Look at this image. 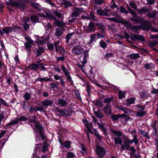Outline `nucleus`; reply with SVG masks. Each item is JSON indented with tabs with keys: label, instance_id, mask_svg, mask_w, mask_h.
I'll list each match as a JSON object with an SVG mask.
<instances>
[{
	"label": "nucleus",
	"instance_id": "1",
	"mask_svg": "<svg viewBox=\"0 0 158 158\" xmlns=\"http://www.w3.org/2000/svg\"><path fill=\"white\" fill-rule=\"evenodd\" d=\"M128 10L130 13H131L133 16V17L131 18V21L138 23L141 22L143 20V18H139L137 16L135 12L131 10L130 8L129 7Z\"/></svg>",
	"mask_w": 158,
	"mask_h": 158
},
{
	"label": "nucleus",
	"instance_id": "2",
	"mask_svg": "<svg viewBox=\"0 0 158 158\" xmlns=\"http://www.w3.org/2000/svg\"><path fill=\"white\" fill-rule=\"evenodd\" d=\"M96 152L98 157L99 158H101L106 154V151L104 148L98 145L96 147Z\"/></svg>",
	"mask_w": 158,
	"mask_h": 158
},
{
	"label": "nucleus",
	"instance_id": "3",
	"mask_svg": "<svg viewBox=\"0 0 158 158\" xmlns=\"http://www.w3.org/2000/svg\"><path fill=\"white\" fill-rule=\"evenodd\" d=\"M27 118L24 116H21L19 117H18L16 118L13 121L8 123L7 125V126H11L13 125L17 124L19 121H25L27 120Z\"/></svg>",
	"mask_w": 158,
	"mask_h": 158
},
{
	"label": "nucleus",
	"instance_id": "4",
	"mask_svg": "<svg viewBox=\"0 0 158 158\" xmlns=\"http://www.w3.org/2000/svg\"><path fill=\"white\" fill-rule=\"evenodd\" d=\"M72 51L73 53L75 55L81 54L84 51L83 49L79 46L74 47L73 48Z\"/></svg>",
	"mask_w": 158,
	"mask_h": 158
},
{
	"label": "nucleus",
	"instance_id": "5",
	"mask_svg": "<svg viewBox=\"0 0 158 158\" xmlns=\"http://www.w3.org/2000/svg\"><path fill=\"white\" fill-rule=\"evenodd\" d=\"M110 11L109 9H105L104 10L98 9L96 10L97 14L100 16H109L108 12Z\"/></svg>",
	"mask_w": 158,
	"mask_h": 158
},
{
	"label": "nucleus",
	"instance_id": "6",
	"mask_svg": "<svg viewBox=\"0 0 158 158\" xmlns=\"http://www.w3.org/2000/svg\"><path fill=\"white\" fill-rule=\"evenodd\" d=\"M145 107L143 106H138V111L137 115L139 116L143 117L146 114V111H144Z\"/></svg>",
	"mask_w": 158,
	"mask_h": 158
},
{
	"label": "nucleus",
	"instance_id": "7",
	"mask_svg": "<svg viewBox=\"0 0 158 158\" xmlns=\"http://www.w3.org/2000/svg\"><path fill=\"white\" fill-rule=\"evenodd\" d=\"M95 30L94 25L92 23H90L88 26L85 29V31L87 32L91 33Z\"/></svg>",
	"mask_w": 158,
	"mask_h": 158
},
{
	"label": "nucleus",
	"instance_id": "8",
	"mask_svg": "<svg viewBox=\"0 0 158 158\" xmlns=\"http://www.w3.org/2000/svg\"><path fill=\"white\" fill-rule=\"evenodd\" d=\"M53 103V100L47 99L41 102V104L44 106L45 109H46L47 107L52 106Z\"/></svg>",
	"mask_w": 158,
	"mask_h": 158
},
{
	"label": "nucleus",
	"instance_id": "9",
	"mask_svg": "<svg viewBox=\"0 0 158 158\" xmlns=\"http://www.w3.org/2000/svg\"><path fill=\"white\" fill-rule=\"evenodd\" d=\"M130 38L133 40H140L143 41L144 40V38L143 36L136 35H131L130 36Z\"/></svg>",
	"mask_w": 158,
	"mask_h": 158
},
{
	"label": "nucleus",
	"instance_id": "10",
	"mask_svg": "<svg viewBox=\"0 0 158 158\" xmlns=\"http://www.w3.org/2000/svg\"><path fill=\"white\" fill-rule=\"evenodd\" d=\"M16 28L19 29V28L17 27H6L2 29V31H3L4 34H7L10 31H15Z\"/></svg>",
	"mask_w": 158,
	"mask_h": 158
},
{
	"label": "nucleus",
	"instance_id": "11",
	"mask_svg": "<svg viewBox=\"0 0 158 158\" xmlns=\"http://www.w3.org/2000/svg\"><path fill=\"white\" fill-rule=\"evenodd\" d=\"M26 40L27 42L25 44V47L27 48L28 50H30L31 47V45L33 44L32 41L29 37H26Z\"/></svg>",
	"mask_w": 158,
	"mask_h": 158
},
{
	"label": "nucleus",
	"instance_id": "12",
	"mask_svg": "<svg viewBox=\"0 0 158 158\" xmlns=\"http://www.w3.org/2000/svg\"><path fill=\"white\" fill-rule=\"evenodd\" d=\"M82 59L84 60L83 61H81V63L82 64V65L80 64H77V66L78 67V68L80 69H83V66H84V64L86 62V56L85 55H84L83 56H81V59Z\"/></svg>",
	"mask_w": 158,
	"mask_h": 158
},
{
	"label": "nucleus",
	"instance_id": "13",
	"mask_svg": "<svg viewBox=\"0 0 158 158\" xmlns=\"http://www.w3.org/2000/svg\"><path fill=\"white\" fill-rule=\"evenodd\" d=\"M142 26H143V28L147 30H148L151 27V25L150 23L148 21H145L143 24H142Z\"/></svg>",
	"mask_w": 158,
	"mask_h": 158
},
{
	"label": "nucleus",
	"instance_id": "14",
	"mask_svg": "<svg viewBox=\"0 0 158 158\" xmlns=\"http://www.w3.org/2000/svg\"><path fill=\"white\" fill-rule=\"evenodd\" d=\"M103 110L106 114L107 115H109L111 113V110L110 107L108 104H107L104 106Z\"/></svg>",
	"mask_w": 158,
	"mask_h": 158
},
{
	"label": "nucleus",
	"instance_id": "15",
	"mask_svg": "<svg viewBox=\"0 0 158 158\" xmlns=\"http://www.w3.org/2000/svg\"><path fill=\"white\" fill-rule=\"evenodd\" d=\"M31 69H35L37 68L41 69H45L44 65L41 64H34L31 65Z\"/></svg>",
	"mask_w": 158,
	"mask_h": 158
},
{
	"label": "nucleus",
	"instance_id": "16",
	"mask_svg": "<svg viewBox=\"0 0 158 158\" xmlns=\"http://www.w3.org/2000/svg\"><path fill=\"white\" fill-rule=\"evenodd\" d=\"M83 11H84V10H83L82 8H76L72 13V15L73 16H77L79 15L80 12Z\"/></svg>",
	"mask_w": 158,
	"mask_h": 158
},
{
	"label": "nucleus",
	"instance_id": "17",
	"mask_svg": "<svg viewBox=\"0 0 158 158\" xmlns=\"http://www.w3.org/2000/svg\"><path fill=\"white\" fill-rule=\"evenodd\" d=\"M60 114L63 116H67L70 115L69 112L65 109L61 110L59 111Z\"/></svg>",
	"mask_w": 158,
	"mask_h": 158
},
{
	"label": "nucleus",
	"instance_id": "18",
	"mask_svg": "<svg viewBox=\"0 0 158 158\" xmlns=\"http://www.w3.org/2000/svg\"><path fill=\"white\" fill-rule=\"evenodd\" d=\"M123 145H122L121 147V149L123 150L126 149L127 150H129L130 146L128 143L125 140L124 142L123 143Z\"/></svg>",
	"mask_w": 158,
	"mask_h": 158
},
{
	"label": "nucleus",
	"instance_id": "19",
	"mask_svg": "<svg viewBox=\"0 0 158 158\" xmlns=\"http://www.w3.org/2000/svg\"><path fill=\"white\" fill-rule=\"evenodd\" d=\"M128 57L131 60H135L139 57V54L138 53L132 54L128 56Z\"/></svg>",
	"mask_w": 158,
	"mask_h": 158
},
{
	"label": "nucleus",
	"instance_id": "20",
	"mask_svg": "<svg viewBox=\"0 0 158 158\" xmlns=\"http://www.w3.org/2000/svg\"><path fill=\"white\" fill-rule=\"evenodd\" d=\"M115 144L116 145H121L123 141L120 137H116L114 139Z\"/></svg>",
	"mask_w": 158,
	"mask_h": 158
},
{
	"label": "nucleus",
	"instance_id": "21",
	"mask_svg": "<svg viewBox=\"0 0 158 158\" xmlns=\"http://www.w3.org/2000/svg\"><path fill=\"white\" fill-rule=\"evenodd\" d=\"M45 15L44 14V13H42V14L39 13L38 14V15L39 16L41 17H42L44 18L46 17H50L51 18H52L54 20L55 19V17L52 18V15L51 14H48L46 12H45Z\"/></svg>",
	"mask_w": 158,
	"mask_h": 158
},
{
	"label": "nucleus",
	"instance_id": "22",
	"mask_svg": "<svg viewBox=\"0 0 158 158\" xmlns=\"http://www.w3.org/2000/svg\"><path fill=\"white\" fill-rule=\"evenodd\" d=\"M58 103V104L63 106H65L67 104V102L65 101V100L63 99H59Z\"/></svg>",
	"mask_w": 158,
	"mask_h": 158
},
{
	"label": "nucleus",
	"instance_id": "23",
	"mask_svg": "<svg viewBox=\"0 0 158 158\" xmlns=\"http://www.w3.org/2000/svg\"><path fill=\"white\" fill-rule=\"evenodd\" d=\"M35 128L39 131L40 133H41L42 132L43 127L41 125L38 123H35Z\"/></svg>",
	"mask_w": 158,
	"mask_h": 158
},
{
	"label": "nucleus",
	"instance_id": "24",
	"mask_svg": "<svg viewBox=\"0 0 158 158\" xmlns=\"http://www.w3.org/2000/svg\"><path fill=\"white\" fill-rule=\"evenodd\" d=\"M119 109L121 110L124 111L125 113H131L132 112L131 110L129 109L125 108L123 107H121L119 108Z\"/></svg>",
	"mask_w": 158,
	"mask_h": 158
},
{
	"label": "nucleus",
	"instance_id": "25",
	"mask_svg": "<svg viewBox=\"0 0 158 158\" xmlns=\"http://www.w3.org/2000/svg\"><path fill=\"white\" fill-rule=\"evenodd\" d=\"M157 43V42L156 40L151 41L149 42L148 45L150 47H153L156 45Z\"/></svg>",
	"mask_w": 158,
	"mask_h": 158
},
{
	"label": "nucleus",
	"instance_id": "26",
	"mask_svg": "<svg viewBox=\"0 0 158 158\" xmlns=\"http://www.w3.org/2000/svg\"><path fill=\"white\" fill-rule=\"evenodd\" d=\"M121 114L118 115H113L111 116V118L113 121H116L119 118H121Z\"/></svg>",
	"mask_w": 158,
	"mask_h": 158
},
{
	"label": "nucleus",
	"instance_id": "27",
	"mask_svg": "<svg viewBox=\"0 0 158 158\" xmlns=\"http://www.w3.org/2000/svg\"><path fill=\"white\" fill-rule=\"evenodd\" d=\"M44 49L42 48H39L38 50H37V56H40L41 54L44 52Z\"/></svg>",
	"mask_w": 158,
	"mask_h": 158
},
{
	"label": "nucleus",
	"instance_id": "28",
	"mask_svg": "<svg viewBox=\"0 0 158 158\" xmlns=\"http://www.w3.org/2000/svg\"><path fill=\"white\" fill-rule=\"evenodd\" d=\"M54 23L59 27H62L65 24L64 23L61 22L58 20H55Z\"/></svg>",
	"mask_w": 158,
	"mask_h": 158
},
{
	"label": "nucleus",
	"instance_id": "29",
	"mask_svg": "<svg viewBox=\"0 0 158 158\" xmlns=\"http://www.w3.org/2000/svg\"><path fill=\"white\" fill-rule=\"evenodd\" d=\"M96 37V35L95 34H91L90 36V40L89 42V44H91L92 43L94 40H95Z\"/></svg>",
	"mask_w": 158,
	"mask_h": 158
},
{
	"label": "nucleus",
	"instance_id": "30",
	"mask_svg": "<svg viewBox=\"0 0 158 158\" xmlns=\"http://www.w3.org/2000/svg\"><path fill=\"white\" fill-rule=\"evenodd\" d=\"M54 78L56 80H60L62 85V86H64V82L63 80L58 75H54Z\"/></svg>",
	"mask_w": 158,
	"mask_h": 158
},
{
	"label": "nucleus",
	"instance_id": "31",
	"mask_svg": "<svg viewBox=\"0 0 158 158\" xmlns=\"http://www.w3.org/2000/svg\"><path fill=\"white\" fill-rule=\"evenodd\" d=\"M121 119H124L125 121H128L131 118L128 116L126 115L125 114H121Z\"/></svg>",
	"mask_w": 158,
	"mask_h": 158
},
{
	"label": "nucleus",
	"instance_id": "32",
	"mask_svg": "<svg viewBox=\"0 0 158 158\" xmlns=\"http://www.w3.org/2000/svg\"><path fill=\"white\" fill-rule=\"evenodd\" d=\"M65 74L67 76L68 79L69 81L71 83L72 82L71 78L69 75V73L68 71L67 70H63Z\"/></svg>",
	"mask_w": 158,
	"mask_h": 158
},
{
	"label": "nucleus",
	"instance_id": "33",
	"mask_svg": "<svg viewBox=\"0 0 158 158\" xmlns=\"http://www.w3.org/2000/svg\"><path fill=\"white\" fill-rule=\"evenodd\" d=\"M31 19L32 22L35 23H37L39 21L38 17L35 15H34L31 17Z\"/></svg>",
	"mask_w": 158,
	"mask_h": 158
},
{
	"label": "nucleus",
	"instance_id": "34",
	"mask_svg": "<svg viewBox=\"0 0 158 158\" xmlns=\"http://www.w3.org/2000/svg\"><path fill=\"white\" fill-rule=\"evenodd\" d=\"M94 114L99 118H101L103 117V115L102 114L99 110L97 111H94Z\"/></svg>",
	"mask_w": 158,
	"mask_h": 158
},
{
	"label": "nucleus",
	"instance_id": "35",
	"mask_svg": "<svg viewBox=\"0 0 158 158\" xmlns=\"http://www.w3.org/2000/svg\"><path fill=\"white\" fill-rule=\"evenodd\" d=\"M135 98H131L127 100L126 104L128 105L134 103L135 101Z\"/></svg>",
	"mask_w": 158,
	"mask_h": 158
},
{
	"label": "nucleus",
	"instance_id": "36",
	"mask_svg": "<svg viewBox=\"0 0 158 158\" xmlns=\"http://www.w3.org/2000/svg\"><path fill=\"white\" fill-rule=\"evenodd\" d=\"M149 11V9L146 8H143L138 10V11L140 14H142L148 12Z\"/></svg>",
	"mask_w": 158,
	"mask_h": 158
},
{
	"label": "nucleus",
	"instance_id": "37",
	"mask_svg": "<svg viewBox=\"0 0 158 158\" xmlns=\"http://www.w3.org/2000/svg\"><path fill=\"white\" fill-rule=\"evenodd\" d=\"M24 97L26 101L29 100L31 98V94L28 93H25Z\"/></svg>",
	"mask_w": 158,
	"mask_h": 158
},
{
	"label": "nucleus",
	"instance_id": "38",
	"mask_svg": "<svg viewBox=\"0 0 158 158\" xmlns=\"http://www.w3.org/2000/svg\"><path fill=\"white\" fill-rule=\"evenodd\" d=\"M62 34L61 30L59 28L56 29L55 32V35L57 36H59Z\"/></svg>",
	"mask_w": 158,
	"mask_h": 158
},
{
	"label": "nucleus",
	"instance_id": "39",
	"mask_svg": "<svg viewBox=\"0 0 158 158\" xmlns=\"http://www.w3.org/2000/svg\"><path fill=\"white\" fill-rule=\"evenodd\" d=\"M113 97L106 98H104L103 102L105 103H109L113 101Z\"/></svg>",
	"mask_w": 158,
	"mask_h": 158
},
{
	"label": "nucleus",
	"instance_id": "40",
	"mask_svg": "<svg viewBox=\"0 0 158 158\" xmlns=\"http://www.w3.org/2000/svg\"><path fill=\"white\" fill-rule=\"evenodd\" d=\"M100 47L103 49H105L107 46L106 43L102 40H101L99 42Z\"/></svg>",
	"mask_w": 158,
	"mask_h": 158
},
{
	"label": "nucleus",
	"instance_id": "41",
	"mask_svg": "<svg viewBox=\"0 0 158 158\" xmlns=\"http://www.w3.org/2000/svg\"><path fill=\"white\" fill-rule=\"evenodd\" d=\"M65 8H67L68 7L72 6L73 5L72 3L68 1H65L63 3Z\"/></svg>",
	"mask_w": 158,
	"mask_h": 158
},
{
	"label": "nucleus",
	"instance_id": "42",
	"mask_svg": "<svg viewBox=\"0 0 158 158\" xmlns=\"http://www.w3.org/2000/svg\"><path fill=\"white\" fill-rule=\"evenodd\" d=\"M156 13L154 12H148V16L151 18H154L156 15Z\"/></svg>",
	"mask_w": 158,
	"mask_h": 158
},
{
	"label": "nucleus",
	"instance_id": "43",
	"mask_svg": "<svg viewBox=\"0 0 158 158\" xmlns=\"http://www.w3.org/2000/svg\"><path fill=\"white\" fill-rule=\"evenodd\" d=\"M36 117L35 116H31L29 117V119L32 122L35 123H36L35 119Z\"/></svg>",
	"mask_w": 158,
	"mask_h": 158
},
{
	"label": "nucleus",
	"instance_id": "44",
	"mask_svg": "<svg viewBox=\"0 0 158 158\" xmlns=\"http://www.w3.org/2000/svg\"><path fill=\"white\" fill-rule=\"evenodd\" d=\"M58 50L56 49V51L59 52L63 54L65 52L64 50L60 46L57 47Z\"/></svg>",
	"mask_w": 158,
	"mask_h": 158
},
{
	"label": "nucleus",
	"instance_id": "45",
	"mask_svg": "<svg viewBox=\"0 0 158 158\" xmlns=\"http://www.w3.org/2000/svg\"><path fill=\"white\" fill-rule=\"evenodd\" d=\"M45 109V107L44 106H38L35 108L36 110H39L41 111H44Z\"/></svg>",
	"mask_w": 158,
	"mask_h": 158
},
{
	"label": "nucleus",
	"instance_id": "46",
	"mask_svg": "<svg viewBox=\"0 0 158 158\" xmlns=\"http://www.w3.org/2000/svg\"><path fill=\"white\" fill-rule=\"evenodd\" d=\"M71 142L69 141L65 142L63 144L64 146L67 148H69L70 147Z\"/></svg>",
	"mask_w": 158,
	"mask_h": 158
},
{
	"label": "nucleus",
	"instance_id": "47",
	"mask_svg": "<svg viewBox=\"0 0 158 158\" xmlns=\"http://www.w3.org/2000/svg\"><path fill=\"white\" fill-rule=\"evenodd\" d=\"M153 65L152 63L146 64H145V67L147 69L152 68Z\"/></svg>",
	"mask_w": 158,
	"mask_h": 158
},
{
	"label": "nucleus",
	"instance_id": "48",
	"mask_svg": "<svg viewBox=\"0 0 158 158\" xmlns=\"http://www.w3.org/2000/svg\"><path fill=\"white\" fill-rule=\"evenodd\" d=\"M38 80L40 81H50V79L47 77H45L43 78H38Z\"/></svg>",
	"mask_w": 158,
	"mask_h": 158
},
{
	"label": "nucleus",
	"instance_id": "49",
	"mask_svg": "<svg viewBox=\"0 0 158 158\" xmlns=\"http://www.w3.org/2000/svg\"><path fill=\"white\" fill-rule=\"evenodd\" d=\"M112 2L110 4V6L111 8H114L117 7V5L115 4L113 0H111Z\"/></svg>",
	"mask_w": 158,
	"mask_h": 158
},
{
	"label": "nucleus",
	"instance_id": "50",
	"mask_svg": "<svg viewBox=\"0 0 158 158\" xmlns=\"http://www.w3.org/2000/svg\"><path fill=\"white\" fill-rule=\"evenodd\" d=\"M81 148L82 149V151L81 152L82 153V154L84 155L86 153V148L83 145H81Z\"/></svg>",
	"mask_w": 158,
	"mask_h": 158
},
{
	"label": "nucleus",
	"instance_id": "51",
	"mask_svg": "<svg viewBox=\"0 0 158 158\" xmlns=\"http://www.w3.org/2000/svg\"><path fill=\"white\" fill-rule=\"evenodd\" d=\"M130 6L134 9H136L137 6L136 4L134 2H131L130 3Z\"/></svg>",
	"mask_w": 158,
	"mask_h": 158
},
{
	"label": "nucleus",
	"instance_id": "52",
	"mask_svg": "<svg viewBox=\"0 0 158 158\" xmlns=\"http://www.w3.org/2000/svg\"><path fill=\"white\" fill-rule=\"evenodd\" d=\"M140 28V27L138 26H134L131 27V29L135 31L139 29Z\"/></svg>",
	"mask_w": 158,
	"mask_h": 158
},
{
	"label": "nucleus",
	"instance_id": "53",
	"mask_svg": "<svg viewBox=\"0 0 158 158\" xmlns=\"http://www.w3.org/2000/svg\"><path fill=\"white\" fill-rule=\"evenodd\" d=\"M119 97L120 99H122L124 97L125 93L124 92H122L119 91L118 93Z\"/></svg>",
	"mask_w": 158,
	"mask_h": 158
},
{
	"label": "nucleus",
	"instance_id": "54",
	"mask_svg": "<svg viewBox=\"0 0 158 158\" xmlns=\"http://www.w3.org/2000/svg\"><path fill=\"white\" fill-rule=\"evenodd\" d=\"M74 155L72 152H68L67 153V156L68 158H73Z\"/></svg>",
	"mask_w": 158,
	"mask_h": 158
},
{
	"label": "nucleus",
	"instance_id": "55",
	"mask_svg": "<svg viewBox=\"0 0 158 158\" xmlns=\"http://www.w3.org/2000/svg\"><path fill=\"white\" fill-rule=\"evenodd\" d=\"M120 12L122 13L127 14L128 12L123 7H121L120 8Z\"/></svg>",
	"mask_w": 158,
	"mask_h": 158
},
{
	"label": "nucleus",
	"instance_id": "56",
	"mask_svg": "<svg viewBox=\"0 0 158 158\" xmlns=\"http://www.w3.org/2000/svg\"><path fill=\"white\" fill-rule=\"evenodd\" d=\"M94 134L97 136L99 141H101V137L99 135L98 133L95 130H94Z\"/></svg>",
	"mask_w": 158,
	"mask_h": 158
},
{
	"label": "nucleus",
	"instance_id": "57",
	"mask_svg": "<svg viewBox=\"0 0 158 158\" xmlns=\"http://www.w3.org/2000/svg\"><path fill=\"white\" fill-rule=\"evenodd\" d=\"M73 35V33H70L69 34H68L67 35L66 37V42L67 43L69 40L70 38L71 37V36Z\"/></svg>",
	"mask_w": 158,
	"mask_h": 158
},
{
	"label": "nucleus",
	"instance_id": "58",
	"mask_svg": "<svg viewBox=\"0 0 158 158\" xmlns=\"http://www.w3.org/2000/svg\"><path fill=\"white\" fill-rule=\"evenodd\" d=\"M94 2L95 4L100 5L104 1L103 0H95Z\"/></svg>",
	"mask_w": 158,
	"mask_h": 158
},
{
	"label": "nucleus",
	"instance_id": "59",
	"mask_svg": "<svg viewBox=\"0 0 158 158\" xmlns=\"http://www.w3.org/2000/svg\"><path fill=\"white\" fill-rule=\"evenodd\" d=\"M107 19H108V20H109L112 21H113L114 22H118L119 21V19H116V18H107Z\"/></svg>",
	"mask_w": 158,
	"mask_h": 158
},
{
	"label": "nucleus",
	"instance_id": "60",
	"mask_svg": "<svg viewBox=\"0 0 158 158\" xmlns=\"http://www.w3.org/2000/svg\"><path fill=\"white\" fill-rule=\"evenodd\" d=\"M113 133L117 135H118V137L121 136L122 135V133L120 131H113Z\"/></svg>",
	"mask_w": 158,
	"mask_h": 158
},
{
	"label": "nucleus",
	"instance_id": "61",
	"mask_svg": "<svg viewBox=\"0 0 158 158\" xmlns=\"http://www.w3.org/2000/svg\"><path fill=\"white\" fill-rule=\"evenodd\" d=\"M133 141L135 144H136L138 143V139L137 138V136L134 135V139Z\"/></svg>",
	"mask_w": 158,
	"mask_h": 158
},
{
	"label": "nucleus",
	"instance_id": "62",
	"mask_svg": "<svg viewBox=\"0 0 158 158\" xmlns=\"http://www.w3.org/2000/svg\"><path fill=\"white\" fill-rule=\"evenodd\" d=\"M31 5L33 7L35 8L36 9L38 7L39 5L35 3L34 2H32L31 3Z\"/></svg>",
	"mask_w": 158,
	"mask_h": 158
},
{
	"label": "nucleus",
	"instance_id": "63",
	"mask_svg": "<svg viewBox=\"0 0 158 158\" xmlns=\"http://www.w3.org/2000/svg\"><path fill=\"white\" fill-rule=\"evenodd\" d=\"M92 128V123L91 122L89 123L88 124V126L87 127L88 130L90 132L91 128Z\"/></svg>",
	"mask_w": 158,
	"mask_h": 158
},
{
	"label": "nucleus",
	"instance_id": "64",
	"mask_svg": "<svg viewBox=\"0 0 158 158\" xmlns=\"http://www.w3.org/2000/svg\"><path fill=\"white\" fill-rule=\"evenodd\" d=\"M23 28L25 30H27L29 27V25L27 23H24L23 24Z\"/></svg>",
	"mask_w": 158,
	"mask_h": 158
}]
</instances>
